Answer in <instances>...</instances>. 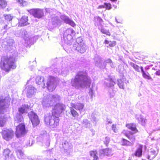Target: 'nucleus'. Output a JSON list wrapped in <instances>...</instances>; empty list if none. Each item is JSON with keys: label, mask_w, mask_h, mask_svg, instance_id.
<instances>
[{"label": "nucleus", "mask_w": 160, "mask_h": 160, "mask_svg": "<svg viewBox=\"0 0 160 160\" xmlns=\"http://www.w3.org/2000/svg\"><path fill=\"white\" fill-rule=\"evenodd\" d=\"M111 1H112V2H116L117 0H110Z\"/></svg>", "instance_id": "nucleus-44"}, {"label": "nucleus", "mask_w": 160, "mask_h": 160, "mask_svg": "<svg viewBox=\"0 0 160 160\" xmlns=\"http://www.w3.org/2000/svg\"><path fill=\"white\" fill-rule=\"evenodd\" d=\"M142 145L141 144L138 145L135 153L133 154V155L138 158L141 157L142 155Z\"/></svg>", "instance_id": "nucleus-12"}, {"label": "nucleus", "mask_w": 160, "mask_h": 160, "mask_svg": "<svg viewBox=\"0 0 160 160\" xmlns=\"http://www.w3.org/2000/svg\"><path fill=\"white\" fill-rule=\"evenodd\" d=\"M70 112L72 116L74 118H77L79 116L78 113L72 107L70 108Z\"/></svg>", "instance_id": "nucleus-23"}, {"label": "nucleus", "mask_w": 160, "mask_h": 160, "mask_svg": "<svg viewBox=\"0 0 160 160\" xmlns=\"http://www.w3.org/2000/svg\"><path fill=\"white\" fill-rule=\"evenodd\" d=\"M29 118L33 127L37 126L39 123V120L37 114L33 111H31L28 114Z\"/></svg>", "instance_id": "nucleus-8"}, {"label": "nucleus", "mask_w": 160, "mask_h": 160, "mask_svg": "<svg viewBox=\"0 0 160 160\" xmlns=\"http://www.w3.org/2000/svg\"><path fill=\"white\" fill-rule=\"evenodd\" d=\"M128 160H131V159H128Z\"/></svg>", "instance_id": "nucleus-49"}, {"label": "nucleus", "mask_w": 160, "mask_h": 160, "mask_svg": "<svg viewBox=\"0 0 160 160\" xmlns=\"http://www.w3.org/2000/svg\"><path fill=\"white\" fill-rule=\"evenodd\" d=\"M104 5L106 9L110 10L111 8V5L110 3H104Z\"/></svg>", "instance_id": "nucleus-33"}, {"label": "nucleus", "mask_w": 160, "mask_h": 160, "mask_svg": "<svg viewBox=\"0 0 160 160\" xmlns=\"http://www.w3.org/2000/svg\"><path fill=\"white\" fill-rule=\"evenodd\" d=\"M28 11L34 17L38 18H41L44 15L43 10L39 8H33L28 10Z\"/></svg>", "instance_id": "nucleus-9"}, {"label": "nucleus", "mask_w": 160, "mask_h": 160, "mask_svg": "<svg viewBox=\"0 0 160 160\" xmlns=\"http://www.w3.org/2000/svg\"><path fill=\"white\" fill-rule=\"evenodd\" d=\"M101 31L102 33L105 34L107 36H110L111 35V33L108 29L106 26L105 27H103L101 28Z\"/></svg>", "instance_id": "nucleus-22"}, {"label": "nucleus", "mask_w": 160, "mask_h": 160, "mask_svg": "<svg viewBox=\"0 0 160 160\" xmlns=\"http://www.w3.org/2000/svg\"><path fill=\"white\" fill-rule=\"evenodd\" d=\"M76 49L81 53H83L86 51L85 46L83 43L78 44Z\"/></svg>", "instance_id": "nucleus-16"}, {"label": "nucleus", "mask_w": 160, "mask_h": 160, "mask_svg": "<svg viewBox=\"0 0 160 160\" xmlns=\"http://www.w3.org/2000/svg\"><path fill=\"white\" fill-rule=\"evenodd\" d=\"M5 19L7 21H11L13 19V17L10 15H6L5 16Z\"/></svg>", "instance_id": "nucleus-32"}, {"label": "nucleus", "mask_w": 160, "mask_h": 160, "mask_svg": "<svg viewBox=\"0 0 160 160\" xmlns=\"http://www.w3.org/2000/svg\"><path fill=\"white\" fill-rule=\"evenodd\" d=\"M87 82H90V79L88 76L80 73L76 75V77L71 81L72 86H74L77 83H79L80 85Z\"/></svg>", "instance_id": "nucleus-4"}, {"label": "nucleus", "mask_w": 160, "mask_h": 160, "mask_svg": "<svg viewBox=\"0 0 160 160\" xmlns=\"http://www.w3.org/2000/svg\"><path fill=\"white\" fill-rule=\"evenodd\" d=\"M118 85L120 88L122 89H124V87L123 85V82L121 80H120L118 81Z\"/></svg>", "instance_id": "nucleus-31"}, {"label": "nucleus", "mask_w": 160, "mask_h": 160, "mask_svg": "<svg viewBox=\"0 0 160 160\" xmlns=\"http://www.w3.org/2000/svg\"><path fill=\"white\" fill-rule=\"evenodd\" d=\"M94 22L95 25L98 26L103 22V20L100 17L97 16L94 17Z\"/></svg>", "instance_id": "nucleus-24"}, {"label": "nucleus", "mask_w": 160, "mask_h": 160, "mask_svg": "<svg viewBox=\"0 0 160 160\" xmlns=\"http://www.w3.org/2000/svg\"><path fill=\"white\" fill-rule=\"evenodd\" d=\"M52 19L53 20V21H58V19L56 17H53L52 18Z\"/></svg>", "instance_id": "nucleus-43"}, {"label": "nucleus", "mask_w": 160, "mask_h": 160, "mask_svg": "<svg viewBox=\"0 0 160 160\" xmlns=\"http://www.w3.org/2000/svg\"><path fill=\"white\" fill-rule=\"evenodd\" d=\"M34 90L32 88H29L27 91V95L28 97H30L34 93Z\"/></svg>", "instance_id": "nucleus-26"}, {"label": "nucleus", "mask_w": 160, "mask_h": 160, "mask_svg": "<svg viewBox=\"0 0 160 160\" xmlns=\"http://www.w3.org/2000/svg\"><path fill=\"white\" fill-rule=\"evenodd\" d=\"M52 97H53V98H56V96L55 95H53L52 96Z\"/></svg>", "instance_id": "nucleus-47"}, {"label": "nucleus", "mask_w": 160, "mask_h": 160, "mask_svg": "<svg viewBox=\"0 0 160 160\" xmlns=\"http://www.w3.org/2000/svg\"><path fill=\"white\" fill-rule=\"evenodd\" d=\"M36 82L38 85H41L43 83L44 84V78L43 77L41 76H38L37 77L36 79Z\"/></svg>", "instance_id": "nucleus-20"}, {"label": "nucleus", "mask_w": 160, "mask_h": 160, "mask_svg": "<svg viewBox=\"0 0 160 160\" xmlns=\"http://www.w3.org/2000/svg\"><path fill=\"white\" fill-rule=\"evenodd\" d=\"M27 35L28 34L27 33L26 34L24 33V35H23V38L25 40H28L30 39L27 36Z\"/></svg>", "instance_id": "nucleus-37"}, {"label": "nucleus", "mask_w": 160, "mask_h": 160, "mask_svg": "<svg viewBox=\"0 0 160 160\" xmlns=\"http://www.w3.org/2000/svg\"><path fill=\"white\" fill-rule=\"evenodd\" d=\"M121 142L122 145V146H129L131 143V142L129 141L124 138L122 139Z\"/></svg>", "instance_id": "nucleus-27"}, {"label": "nucleus", "mask_w": 160, "mask_h": 160, "mask_svg": "<svg viewBox=\"0 0 160 160\" xmlns=\"http://www.w3.org/2000/svg\"><path fill=\"white\" fill-rule=\"evenodd\" d=\"M116 22L118 23H121V22H120V21H117V19H116Z\"/></svg>", "instance_id": "nucleus-45"}, {"label": "nucleus", "mask_w": 160, "mask_h": 160, "mask_svg": "<svg viewBox=\"0 0 160 160\" xmlns=\"http://www.w3.org/2000/svg\"><path fill=\"white\" fill-rule=\"evenodd\" d=\"M1 133L2 138L7 141L12 138L14 136V131L11 128H4L2 130Z\"/></svg>", "instance_id": "nucleus-6"}, {"label": "nucleus", "mask_w": 160, "mask_h": 160, "mask_svg": "<svg viewBox=\"0 0 160 160\" xmlns=\"http://www.w3.org/2000/svg\"><path fill=\"white\" fill-rule=\"evenodd\" d=\"M63 20L65 22L68 24L71 19L68 17H65Z\"/></svg>", "instance_id": "nucleus-38"}, {"label": "nucleus", "mask_w": 160, "mask_h": 160, "mask_svg": "<svg viewBox=\"0 0 160 160\" xmlns=\"http://www.w3.org/2000/svg\"><path fill=\"white\" fill-rule=\"evenodd\" d=\"M106 62L111 63H112V61L110 59H108L106 60Z\"/></svg>", "instance_id": "nucleus-41"}, {"label": "nucleus", "mask_w": 160, "mask_h": 160, "mask_svg": "<svg viewBox=\"0 0 160 160\" xmlns=\"http://www.w3.org/2000/svg\"><path fill=\"white\" fill-rule=\"evenodd\" d=\"M56 81V78L55 77L52 76H49L48 77L46 87L49 92H52L56 89V86L55 84Z\"/></svg>", "instance_id": "nucleus-7"}, {"label": "nucleus", "mask_w": 160, "mask_h": 160, "mask_svg": "<svg viewBox=\"0 0 160 160\" xmlns=\"http://www.w3.org/2000/svg\"><path fill=\"white\" fill-rule=\"evenodd\" d=\"M140 69L142 72V77L148 80L152 79V78L150 74L146 69L144 70L143 67L142 66L140 67Z\"/></svg>", "instance_id": "nucleus-14"}, {"label": "nucleus", "mask_w": 160, "mask_h": 160, "mask_svg": "<svg viewBox=\"0 0 160 160\" xmlns=\"http://www.w3.org/2000/svg\"><path fill=\"white\" fill-rule=\"evenodd\" d=\"M17 3L20 5L21 6L24 7L28 4V2L24 0H16Z\"/></svg>", "instance_id": "nucleus-25"}, {"label": "nucleus", "mask_w": 160, "mask_h": 160, "mask_svg": "<svg viewBox=\"0 0 160 160\" xmlns=\"http://www.w3.org/2000/svg\"><path fill=\"white\" fill-rule=\"evenodd\" d=\"M28 108V105H23L21 107L18 108V111L20 114H23L25 112L26 109Z\"/></svg>", "instance_id": "nucleus-19"}, {"label": "nucleus", "mask_w": 160, "mask_h": 160, "mask_svg": "<svg viewBox=\"0 0 160 160\" xmlns=\"http://www.w3.org/2000/svg\"><path fill=\"white\" fill-rule=\"evenodd\" d=\"M112 130L115 132H117L118 129L116 128V125H112Z\"/></svg>", "instance_id": "nucleus-36"}, {"label": "nucleus", "mask_w": 160, "mask_h": 160, "mask_svg": "<svg viewBox=\"0 0 160 160\" xmlns=\"http://www.w3.org/2000/svg\"><path fill=\"white\" fill-rule=\"evenodd\" d=\"M15 58L12 56H3L1 58L0 68L6 72H9L11 69H14L17 67Z\"/></svg>", "instance_id": "nucleus-2"}, {"label": "nucleus", "mask_w": 160, "mask_h": 160, "mask_svg": "<svg viewBox=\"0 0 160 160\" xmlns=\"http://www.w3.org/2000/svg\"><path fill=\"white\" fill-rule=\"evenodd\" d=\"M28 17L24 15L22 16L19 20L18 24V26L19 27H21L28 24L29 23L28 22Z\"/></svg>", "instance_id": "nucleus-10"}, {"label": "nucleus", "mask_w": 160, "mask_h": 160, "mask_svg": "<svg viewBox=\"0 0 160 160\" xmlns=\"http://www.w3.org/2000/svg\"><path fill=\"white\" fill-rule=\"evenodd\" d=\"M67 34V39L68 41H70L73 39V36L75 35L74 31L72 29H68L66 30Z\"/></svg>", "instance_id": "nucleus-13"}, {"label": "nucleus", "mask_w": 160, "mask_h": 160, "mask_svg": "<svg viewBox=\"0 0 160 160\" xmlns=\"http://www.w3.org/2000/svg\"><path fill=\"white\" fill-rule=\"evenodd\" d=\"M65 105L60 103L56 104L52 110V115L44 118L45 122L48 123L52 128H56L59 124V117L60 114L65 110Z\"/></svg>", "instance_id": "nucleus-1"}, {"label": "nucleus", "mask_w": 160, "mask_h": 160, "mask_svg": "<svg viewBox=\"0 0 160 160\" xmlns=\"http://www.w3.org/2000/svg\"><path fill=\"white\" fill-rule=\"evenodd\" d=\"M10 153V151L9 149H6L4 151L3 154L6 159L9 158Z\"/></svg>", "instance_id": "nucleus-28"}, {"label": "nucleus", "mask_w": 160, "mask_h": 160, "mask_svg": "<svg viewBox=\"0 0 160 160\" xmlns=\"http://www.w3.org/2000/svg\"><path fill=\"white\" fill-rule=\"evenodd\" d=\"M7 5L6 0H0V7L2 8H5Z\"/></svg>", "instance_id": "nucleus-29"}, {"label": "nucleus", "mask_w": 160, "mask_h": 160, "mask_svg": "<svg viewBox=\"0 0 160 160\" xmlns=\"http://www.w3.org/2000/svg\"><path fill=\"white\" fill-rule=\"evenodd\" d=\"M105 44H108L109 46L110 47H113L116 45V42L115 41H110L105 39L104 42Z\"/></svg>", "instance_id": "nucleus-21"}, {"label": "nucleus", "mask_w": 160, "mask_h": 160, "mask_svg": "<svg viewBox=\"0 0 160 160\" xmlns=\"http://www.w3.org/2000/svg\"><path fill=\"white\" fill-rule=\"evenodd\" d=\"M110 142V139L109 138L106 137L105 138V141H104V143L107 146H108V144Z\"/></svg>", "instance_id": "nucleus-35"}, {"label": "nucleus", "mask_w": 160, "mask_h": 160, "mask_svg": "<svg viewBox=\"0 0 160 160\" xmlns=\"http://www.w3.org/2000/svg\"><path fill=\"white\" fill-rule=\"evenodd\" d=\"M18 156L21 157L23 155V153L21 151H19L18 152Z\"/></svg>", "instance_id": "nucleus-39"}, {"label": "nucleus", "mask_w": 160, "mask_h": 160, "mask_svg": "<svg viewBox=\"0 0 160 160\" xmlns=\"http://www.w3.org/2000/svg\"><path fill=\"white\" fill-rule=\"evenodd\" d=\"M112 155V150L109 148L102 149L100 153V155L102 156H109Z\"/></svg>", "instance_id": "nucleus-11"}, {"label": "nucleus", "mask_w": 160, "mask_h": 160, "mask_svg": "<svg viewBox=\"0 0 160 160\" xmlns=\"http://www.w3.org/2000/svg\"><path fill=\"white\" fill-rule=\"evenodd\" d=\"M126 127L129 129L131 130L133 132H130L128 133H127L126 131L124 130L122 133L126 136L132 142H134L135 140V137L133 135L134 133L138 132V131L137 128L136 124L133 123H129L126 124Z\"/></svg>", "instance_id": "nucleus-3"}, {"label": "nucleus", "mask_w": 160, "mask_h": 160, "mask_svg": "<svg viewBox=\"0 0 160 160\" xmlns=\"http://www.w3.org/2000/svg\"><path fill=\"white\" fill-rule=\"evenodd\" d=\"M72 21H73L72 20H71L68 24H69L70 23V22Z\"/></svg>", "instance_id": "nucleus-46"}, {"label": "nucleus", "mask_w": 160, "mask_h": 160, "mask_svg": "<svg viewBox=\"0 0 160 160\" xmlns=\"http://www.w3.org/2000/svg\"><path fill=\"white\" fill-rule=\"evenodd\" d=\"M105 8V6L104 5H101L99 6L98 8V9H99V8Z\"/></svg>", "instance_id": "nucleus-42"}, {"label": "nucleus", "mask_w": 160, "mask_h": 160, "mask_svg": "<svg viewBox=\"0 0 160 160\" xmlns=\"http://www.w3.org/2000/svg\"><path fill=\"white\" fill-rule=\"evenodd\" d=\"M72 27H74L76 26V24L73 21H72L69 24Z\"/></svg>", "instance_id": "nucleus-40"}, {"label": "nucleus", "mask_w": 160, "mask_h": 160, "mask_svg": "<svg viewBox=\"0 0 160 160\" xmlns=\"http://www.w3.org/2000/svg\"><path fill=\"white\" fill-rule=\"evenodd\" d=\"M15 130V134L18 138L24 136L28 132V130L26 129L25 125L24 123H21L18 124L16 127Z\"/></svg>", "instance_id": "nucleus-5"}, {"label": "nucleus", "mask_w": 160, "mask_h": 160, "mask_svg": "<svg viewBox=\"0 0 160 160\" xmlns=\"http://www.w3.org/2000/svg\"><path fill=\"white\" fill-rule=\"evenodd\" d=\"M70 105L72 108H74L79 111L82 110L84 106V104L81 103H78L76 104L72 102L70 104Z\"/></svg>", "instance_id": "nucleus-15"}, {"label": "nucleus", "mask_w": 160, "mask_h": 160, "mask_svg": "<svg viewBox=\"0 0 160 160\" xmlns=\"http://www.w3.org/2000/svg\"><path fill=\"white\" fill-rule=\"evenodd\" d=\"M7 25H5V26H4V28L5 29L6 28H7Z\"/></svg>", "instance_id": "nucleus-48"}, {"label": "nucleus", "mask_w": 160, "mask_h": 160, "mask_svg": "<svg viewBox=\"0 0 160 160\" xmlns=\"http://www.w3.org/2000/svg\"><path fill=\"white\" fill-rule=\"evenodd\" d=\"M131 65L136 71L138 72H140V68L137 65L132 63Z\"/></svg>", "instance_id": "nucleus-30"}, {"label": "nucleus", "mask_w": 160, "mask_h": 160, "mask_svg": "<svg viewBox=\"0 0 160 160\" xmlns=\"http://www.w3.org/2000/svg\"><path fill=\"white\" fill-rule=\"evenodd\" d=\"M5 123V121L3 119L0 120V127H3L4 126Z\"/></svg>", "instance_id": "nucleus-34"}, {"label": "nucleus", "mask_w": 160, "mask_h": 160, "mask_svg": "<svg viewBox=\"0 0 160 160\" xmlns=\"http://www.w3.org/2000/svg\"><path fill=\"white\" fill-rule=\"evenodd\" d=\"M6 98L0 99V111L4 110L6 108Z\"/></svg>", "instance_id": "nucleus-18"}, {"label": "nucleus", "mask_w": 160, "mask_h": 160, "mask_svg": "<svg viewBox=\"0 0 160 160\" xmlns=\"http://www.w3.org/2000/svg\"><path fill=\"white\" fill-rule=\"evenodd\" d=\"M89 153L90 156L93 158V160H99L98 152L97 150H91L90 151Z\"/></svg>", "instance_id": "nucleus-17"}]
</instances>
